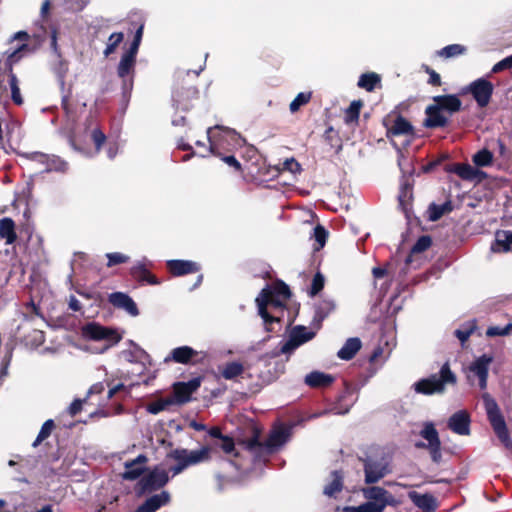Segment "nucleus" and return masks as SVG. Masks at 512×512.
I'll return each instance as SVG.
<instances>
[{
  "instance_id": "nucleus-1",
  "label": "nucleus",
  "mask_w": 512,
  "mask_h": 512,
  "mask_svg": "<svg viewBox=\"0 0 512 512\" xmlns=\"http://www.w3.org/2000/svg\"><path fill=\"white\" fill-rule=\"evenodd\" d=\"M289 286L277 279L271 286L264 287L255 302L258 314L263 319L266 332H275L281 329L286 302L291 298Z\"/></svg>"
},
{
  "instance_id": "nucleus-2",
  "label": "nucleus",
  "mask_w": 512,
  "mask_h": 512,
  "mask_svg": "<svg viewBox=\"0 0 512 512\" xmlns=\"http://www.w3.org/2000/svg\"><path fill=\"white\" fill-rule=\"evenodd\" d=\"M143 32V21H131L129 23L127 33L134 34L133 40L130 42L129 47L124 49L116 68L117 75L122 80L124 91H131L133 88L136 59L142 42Z\"/></svg>"
},
{
  "instance_id": "nucleus-3",
  "label": "nucleus",
  "mask_w": 512,
  "mask_h": 512,
  "mask_svg": "<svg viewBox=\"0 0 512 512\" xmlns=\"http://www.w3.org/2000/svg\"><path fill=\"white\" fill-rule=\"evenodd\" d=\"M425 108L423 126L428 129L445 128L450 117L462 110V101L457 94L437 95Z\"/></svg>"
},
{
  "instance_id": "nucleus-4",
  "label": "nucleus",
  "mask_w": 512,
  "mask_h": 512,
  "mask_svg": "<svg viewBox=\"0 0 512 512\" xmlns=\"http://www.w3.org/2000/svg\"><path fill=\"white\" fill-rule=\"evenodd\" d=\"M482 399L487 419L495 435L506 448H511L512 441L509 430L498 403L489 393H484Z\"/></svg>"
},
{
  "instance_id": "nucleus-5",
  "label": "nucleus",
  "mask_w": 512,
  "mask_h": 512,
  "mask_svg": "<svg viewBox=\"0 0 512 512\" xmlns=\"http://www.w3.org/2000/svg\"><path fill=\"white\" fill-rule=\"evenodd\" d=\"M457 383L456 375L451 371L448 362L444 363L438 374H432L428 378L420 379L414 384L417 393L423 395H432L435 393H443L445 385H455Z\"/></svg>"
},
{
  "instance_id": "nucleus-6",
  "label": "nucleus",
  "mask_w": 512,
  "mask_h": 512,
  "mask_svg": "<svg viewBox=\"0 0 512 512\" xmlns=\"http://www.w3.org/2000/svg\"><path fill=\"white\" fill-rule=\"evenodd\" d=\"M211 128H208V140L209 147L206 148V151L209 154L220 157L227 165L233 167L235 171L241 172L242 167L240 162L235 158L234 155H224L220 150L225 148L226 144H229V139L234 141L236 144H239L240 137L238 134L231 130H225L221 135L217 138L215 136H211Z\"/></svg>"
},
{
  "instance_id": "nucleus-7",
  "label": "nucleus",
  "mask_w": 512,
  "mask_h": 512,
  "mask_svg": "<svg viewBox=\"0 0 512 512\" xmlns=\"http://www.w3.org/2000/svg\"><path fill=\"white\" fill-rule=\"evenodd\" d=\"M359 460L363 464L364 481L368 485L377 483L391 472L389 463L384 457L378 459L366 456L364 458L360 457Z\"/></svg>"
},
{
  "instance_id": "nucleus-8",
  "label": "nucleus",
  "mask_w": 512,
  "mask_h": 512,
  "mask_svg": "<svg viewBox=\"0 0 512 512\" xmlns=\"http://www.w3.org/2000/svg\"><path fill=\"white\" fill-rule=\"evenodd\" d=\"M316 336V331L308 330L306 326L296 325L290 333L288 340L282 344L277 352H273V356L277 357L282 354H291L298 347L312 340Z\"/></svg>"
},
{
  "instance_id": "nucleus-9",
  "label": "nucleus",
  "mask_w": 512,
  "mask_h": 512,
  "mask_svg": "<svg viewBox=\"0 0 512 512\" xmlns=\"http://www.w3.org/2000/svg\"><path fill=\"white\" fill-rule=\"evenodd\" d=\"M420 436L427 440L428 443L420 441L415 444V447L419 449H427L432 461L439 464L442 461L441 441L434 424L431 422L425 423L424 428L420 431Z\"/></svg>"
},
{
  "instance_id": "nucleus-10",
  "label": "nucleus",
  "mask_w": 512,
  "mask_h": 512,
  "mask_svg": "<svg viewBox=\"0 0 512 512\" xmlns=\"http://www.w3.org/2000/svg\"><path fill=\"white\" fill-rule=\"evenodd\" d=\"M169 481L167 471L155 467L148 474L144 475L136 485L138 495L153 492L163 488Z\"/></svg>"
},
{
  "instance_id": "nucleus-11",
  "label": "nucleus",
  "mask_w": 512,
  "mask_h": 512,
  "mask_svg": "<svg viewBox=\"0 0 512 512\" xmlns=\"http://www.w3.org/2000/svg\"><path fill=\"white\" fill-rule=\"evenodd\" d=\"M465 91L473 96L474 100L480 108H484L490 103L494 91V86L489 80L479 78L471 82L465 88Z\"/></svg>"
},
{
  "instance_id": "nucleus-12",
  "label": "nucleus",
  "mask_w": 512,
  "mask_h": 512,
  "mask_svg": "<svg viewBox=\"0 0 512 512\" xmlns=\"http://www.w3.org/2000/svg\"><path fill=\"white\" fill-rule=\"evenodd\" d=\"M83 335L91 340H106L112 344H116L122 339V336L116 330L104 327L96 322L86 324L83 327Z\"/></svg>"
},
{
  "instance_id": "nucleus-13",
  "label": "nucleus",
  "mask_w": 512,
  "mask_h": 512,
  "mask_svg": "<svg viewBox=\"0 0 512 512\" xmlns=\"http://www.w3.org/2000/svg\"><path fill=\"white\" fill-rule=\"evenodd\" d=\"M383 125L386 128V137L392 138L397 136H413L415 133L413 125L398 114L392 121L390 115L383 120Z\"/></svg>"
},
{
  "instance_id": "nucleus-14",
  "label": "nucleus",
  "mask_w": 512,
  "mask_h": 512,
  "mask_svg": "<svg viewBox=\"0 0 512 512\" xmlns=\"http://www.w3.org/2000/svg\"><path fill=\"white\" fill-rule=\"evenodd\" d=\"M203 380V376L195 377L187 382H176L173 384V396L171 397L176 404H185L192 398V394L198 390Z\"/></svg>"
},
{
  "instance_id": "nucleus-15",
  "label": "nucleus",
  "mask_w": 512,
  "mask_h": 512,
  "mask_svg": "<svg viewBox=\"0 0 512 512\" xmlns=\"http://www.w3.org/2000/svg\"><path fill=\"white\" fill-rule=\"evenodd\" d=\"M205 357V353L198 352L190 346H180L170 352V355L165 358V362L173 361L180 364H197L202 363Z\"/></svg>"
},
{
  "instance_id": "nucleus-16",
  "label": "nucleus",
  "mask_w": 512,
  "mask_h": 512,
  "mask_svg": "<svg viewBox=\"0 0 512 512\" xmlns=\"http://www.w3.org/2000/svg\"><path fill=\"white\" fill-rule=\"evenodd\" d=\"M493 361V357L487 354H483L478 357L475 361H473L469 367V375L468 380L471 381V374L478 378V384L480 389H486L487 387V379L489 373V365Z\"/></svg>"
},
{
  "instance_id": "nucleus-17",
  "label": "nucleus",
  "mask_w": 512,
  "mask_h": 512,
  "mask_svg": "<svg viewBox=\"0 0 512 512\" xmlns=\"http://www.w3.org/2000/svg\"><path fill=\"white\" fill-rule=\"evenodd\" d=\"M240 444L253 455L254 462L265 460L273 453L266 441L261 442L259 440V431L256 428L253 429V435L249 439L243 440Z\"/></svg>"
},
{
  "instance_id": "nucleus-18",
  "label": "nucleus",
  "mask_w": 512,
  "mask_h": 512,
  "mask_svg": "<svg viewBox=\"0 0 512 512\" xmlns=\"http://www.w3.org/2000/svg\"><path fill=\"white\" fill-rule=\"evenodd\" d=\"M29 158L44 165V172L65 173L68 170V163L56 155H49L42 152H33Z\"/></svg>"
},
{
  "instance_id": "nucleus-19",
  "label": "nucleus",
  "mask_w": 512,
  "mask_h": 512,
  "mask_svg": "<svg viewBox=\"0 0 512 512\" xmlns=\"http://www.w3.org/2000/svg\"><path fill=\"white\" fill-rule=\"evenodd\" d=\"M166 268L173 277L194 274L200 271L201 266L191 260L173 259L166 262Z\"/></svg>"
},
{
  "instance_id": "nucleus-20",
  "label": "nucleus",
  "mask_w": 512,
  "mask_h": 512,
  "mask_svg": "<svg viewBox=\"0 0 512 512\" xmlns=\"http://www.w3.org/2000/svg\"><path fill=\"white\" fill-rule=\"evenodd\" d=\"M167 457L176 461V464L170 467L173 476L182 473L189 466L196 465L189 454V450L185 448H176L171 450Z\"/></svg>"
},
{
  "instance_id": "nucleus-21",
  "label": "nucleus",
  "mask_w": 512,
  "mask_h": 512,
  "mask_svg": "<svg viewBox=\"0 0 512 512\" xmlns=\"http://www.w3.org/2000/svg\"><path fill=\"white\" fill-rule=\"evenodd\" d=\"M108 301L115 308L123 309L133 317L139 315V309L136 303L128 294L124 292H113L109 294Z\"/></svg>"
},
{
  "instance_id": "nucleus-22",
  "label": "nucleus",
  "mask_w": 512,
  "mask_h": 512,
  "mask_svg": "<svg viewBox=\"0 0 512 512\" xmlns=\"http://www.w3.org/2000/svg\"><path fill=\"white\" fill-rule=\"evenodd\" d=\"M471 418L466 410L452 414L448 420V428L459 435H469Z\"/></svg>"
},
{
  "instance_id": "nucleus-23",
  "label": "nucleus",
  "mask_w": 512,
  "mask_h": 512,
  "mask_svg": "<svg viewBox=\"0 0 512 512\" xmlns=\"http://www.w3.org/2000/svg\"><path fill=\"white\" fill-rule=\"evenodd\" d=\"M147 457L143 454L138 455L134 460L125 462V471L122 474L123 479L133 481L138 479L145 471L144 464Z\"/></svg>"
},
{
  "instance_id": "nucleus-24",
  "label": "nucleus",
  "mask_w": 512,
  "mask_h": 512,
  "mask_svg": "<svg viewBox=\"0 0 512 512\" xmlns=\"http://www.w3.org/2000/svg\"><path fill=\"white\" fill-rule=\"evenodd\" d=\"M408 497L412 503L423 512H435L437 509V501L432 494H420L416 491H410Z\"/></svg>"
},
{
  "instance_id": "nucleus-25",
  "label": "nucleus",
  "mask_w": 512,
  "mask_h": 512,
  "mask_svg": "<svg viewBox=\"0 0 512 512\" xmlns=\"http://www.w3.org/2000/svg\"><path fill=\"white\" fill-rule=\"evenodd\" d=\"M169 502L170 494L167 491H162L160 494L147 498L134 512H155Z\"/></svg>"
},
{
  "instance_id": "nucleus-26",
  "label": "nucleus",
  "mask_w": 512,
  "mask_h": 512,
  "mask_svg": "<svg viewBox=\"0 0 512 512\" xmlns=\"http://www.w3.org/2000/svg\"><path fill=\"white\" fill-rule=\"evenodd\" d=\"M130 275L133 279L140 283H147L149 285H159L160 280L150 272L144 263L138 262L130 268Z\"/></svg>"
},
{
  "instance_id": "nucleus-27",
  "label": "nucleus",
  "mask_w": 512,
  "mask_h": 512,
  "mask_svg": "<svg viewBox=\"0 0 512 512\" xmlns=\"http://www.w3.org/2000/svg\"><path fill=\"white\" fill-rule=\"evenodd\" d=\"M335 310V303L332 300H321L315 307V314L312 320V327L319 330L322 322Z\"/></svg>"
},
{
  "instance_id": "nucleus-28",
  "label": "nucleus",
  "mask_w": 512,
  "mask_h": 512,
  "mask_svg": "<svg viewBox=\"0 0 512 512\" xmlns=\"http://www.w3.org/2000/svg\"><path fill=\"white\" fill-rule=\"evenodd\" d=\"M335 377L321 371H312L305 376V384L311 388H326L331 386Z\"/></svg>"
},
{
  "instance_id": "nucleus-29",
  "label": "nucleus",
  "mask_w": 512,
  "mask_h": 512,
  "mask_svg": "<svg viewBox=\"0 0 512 512\" xmlns=\"http://www.w3.org/2000/svg\"><path fill=\"white\" fill-rule=\"evenodd\" d=\"M413 199V181L409 177H404L400 185L398 195L399 206L405 213L408 212Z\"/></svg>"
},
{
  "instance_id": "nucleus-30",
  "label": "nucleus",
  "mask_w": 512,
  "mask_h": 512,
  "mask_svg": "<svg viewBox=\"0 0 512 512\" xmlns=\"http://www.w3.org/2000/svg\"><path fill=\"white\" fill-rule=\"evenodd\" d=\"M0 238L9 245L17 240L16 226L12 218L4 217L0 220Z\"/></svg>"
},
{
  "instance_id": "nucleus-31",
  "label": "nucleus",
  "mask_w": 512,
  "mask_h": 512,
  "mask_svg": "<svg viewBox=\"0 0 512 512\" xmlns=\"http://www.w3.org/2000/svg\"><path fill=\"white\" fill-rule=\"evenodd\" d=\"M332 480L324 487L323 493L328 497H336L344 487L343 472L341 470H334L331 472Z\"/></svg>"
},
{
  "instance_id": "nucleus-32",
  "label": "nucleus",
  "mask_w": 512,
  "mask_h": 512,
  "mask_svg": "<svg viewBox=\"0 0 512 512\" xmlns=\"http://www.w3.org/2000/svg\"><path fill=\"white\" fill-rule=\"evenodd\" d=\"M361 340L357 337L346 340L342 348L337 352V356L342 360H351L361 349Z\"/></svg>"
},
{
  "instance_id": "nucleus-33",
  "label": "nucleus",
  "mask_w": 512,
  "mask_h": 512,
  "mask_svg": "<svg viewBox=\"0 0 512 512\" xmlns=\"http://www.w3.org/2000/svg\"><path fill=\"white\" fill-rule=\"evenodd\" d=\"M288 437V430L284 427H279L274 429L265 441L267 442L268 447H270L274 452L276 448L282 446L288 440Z\"/></svg>"
},
{
  "instance_id": "nucleus-34",
  "label": "nucleus",
  "mask_w": 512,
  "mask_h": 512,
  "mask_svg": "<svg viewBox=\"0 0 512 512\" xmlns=\"http://www.w3.org/2000/svg\"><path fill=\"white\" fill-rule=\"evenodd\" d=\"M443 169L447 173L456 174L462 180H470L471 165L468 163H447L444 165Z\"/></svg>"
},
{
  "instance_id": "nucleus-35",
  "label": "nucleus",
  "mask_w": 512,
  "mask_h": 512,
  "mask_svg": "<svg viewBox=\"0 0 512 512\" xmlns=\"http://www.w3.org/2000/svg\"><path fill=\"white\" fill-rule=\"evenodd\" d=\"M363 107V102L361 100H354L350 103L349 107L345 109L344 112V122L347 125L350 124H358L360 111Z\"/></svg>"
},
{
  "instance_id": "nucleus-36",
  "label": "nucleus",
  "mask_w": 512,
  "mask_h": 512,
  "mask_svg": "<svg viewBox=\"0 0 512 512\" xmlns=\"http://www.w3.org/2000/svg\"><path fill=\"white\" fill-rule=\"evenodd\" d=\"M210 447L212 451L215 449H221L225 454L233 457H238L239 453L235 448V441L232 437L226 435L220 441H215Z\"/></svg>"
},
{
  "instance_id": "nucleus-37",
  "label": "nucleus",
  "mask_w": 512,
  "mask_h": 512,
  "mask_svg": "<svg viewBox=\"0 0 512 512\" xmlns=\"http://www.w3.org/2000/svg\"><path fill=\"white\" fill-rule=\"evenodd\" d=\"M381 82V77L375 72L364 73L358 80V86L368 92H372Z\"/></svg>"
},
{
  "instance_id": "nucleus-38",
  "label": "nucleus",
  "mask_w": 512,
  "mask_h": 512,
  "mask_svg": "<svg viewBox=\"0 0 512 512\" xmlns=\"http://www.w3.org/2000/svg\"><path fill=\"white\" fill-rule=\"evenodd\" d=\"M244 372V366L240 362H228L221 369V375L226 380H232Z\"/></svg>"
},
{
  "instance_id": "nucleus-39",
  "label": "nucleus",
  "mask_w": 512,
  "mask_h": 512,
  "mask_svg": "<svg viewBox=\"0 0 512 512\" xmlns=\"http://www.w3.org/2000/svg\"><path fill=\"white\" fill-rule=\"evenodd\" d=\"M363 495L366 499L372 502L382 503L384 501V498L389 496V492L382 487L371 486L363 489Z\"/></svg>"
},
{
  "instance_id": "nucleus-40",
  "label": "nucleus",
  "mask_w": 512,
  "mask_h": 512,
  "mask_svg": "<svg viewBox=\"0 0 512 512\" xmlns=\"http://www.w3.org/2000/svg\"><path fill=\"white\" fill-rule=\"evenodd\" d=\"M324 141L330 148L335 149L338 153L342 149V141L339 137L338 131H336L332 126H329L323 135Z\"/></svg>"
},
{
  "instance_id": "nucleus-41",
  "label": "nucleus",
  "mask_w": 512,
  "mask_h": 512,
  "mask_svg": "<svg viewBox=\"0 0 512 512\" xmlns=\"http://www.w3.org/2000/svg\"><path fill=\"white\" fill-rule=\"evenodd\" d=\"M124 36L123 32H114L109 36L106 48L103 51L105 57L110 56L117 50L119 45L123 42Z\"/></svg>"
},
{
  "instance_id": "nucleus-42",
  "label": "nucleus",
  "mask_w": 512,
  "mask_h": 512,
  "mask_svg": "<svg viewBox=\"0 0 512 512\" xmlns=\"http://www.w3.org/2000/svg\"><path fill=\"white\" fill-rule=\"evenodd\" d=\"M472 161L476 167H488L493 163V153L484 148L473 155Z\"/></svg>"
},
{
  "instance_id": "nucleus-43",
  "label": "nucleus",
  "mask_w": 512,
  "mask_h": 512,
  "mask_svg": "<svg viewBox=\"0 0 512 512\" xmlns=\"http://www.w3.org/2000/svg\"><path fill=\"white\" fill-rule=\"evenodd\" d=\"M211 453L212 447H210V445L202 446L198 450H189V454L191 455L196 465L203 462H208L211 459Z\"/></svg>"
},
{
  "instance_id": "nucleus-44",
  "label": "nucleus",
  "mask_w": 512,
  "mask_h": 512,
  "mask_svg": "<svg viewBox=\"0 0 512 512\" xmlns=\"http://www.w3.org/2000/svg\"><path fill=\"white\" fill-rule=\"evenodd\" d=\"M311 237L314 238L315 242L317 243V246L314 248V250L319 251L326 244L328 238V231L325 229L324 226L318 224L314 227L313 234Z\"/></svg>"
},
{
  "instance_id": "nucleus-45",
  "label": "nucleus",
  "mask_w": 512,
  "mask_h": 512,
  "mask_svg": "<svg viewBox=\"0 0 512 512\" xmlns=\"http://www.w3.org/2000/svg\"><path fill=\"white\" fill-rule=\"evenodd\" d=\"M54 428H55L54 421L52 419L46 420L43 423V425H42V427H41V429H40V431H39L35 441L32 444V446L33 447H37L38 445H40L42 441H44L45 439H47L51 435L52 430Z\"/></svg>"
},
{
  "instance_id": "nucleus-46",
  "label": "nucleus",
  "mask_w": 512,
  "mask_h": 512,
  "mask_svg": "<svg viewBox=\"0 0 512 512\" xmlns=\"http://www.w3.org/2000/svg\"><path fill=\"white\" fill-rule=\"evenodd\" d=\"M172 404H174V400L172 398H162L148 404L147 411L151 414H158L166 410Z\"/></svg>"
},
{
  "instance_id": "nucleus-47",
  "label": "nucleus",
  "mask_w": 512,
  "mask_h": 512,
  "mask_svg": "<svg viewBox=\"0 0 512 512\" xmlns=\"http://www.w3.org/2000/svg\"><path fill=\"white\" fill-rule=\"evenodd\" d=\"M7 76H8V82L10 85V89H11V98L16 105H21L23 103V98L20 93L18 79L14 73H11V75H7Z\"/></svg>"
},
{
  "instance_id": "nucleus-48",
  "label": "nucleus",
  "mask_w": 512,
  "mask_h": 512,
  "mask_svg": "<svg viewBox=\"0 0 512 512\" xmlns=\"http://www.w3.org/2000/svg\"><path fill=\"white\" fill-rule=\"evenodd\" d=\"M312 98L311 92H300L290 103L289 109L292 113L297 112L302 106L308 104Z\"/></svg>"
},
{
  "instance_id": "nucleus-49",
  "label": "nucleus",
  "mask_w": 512,
  "mask_h": 512,
  "mask_svg": "<svg viewBox=\"0 0 512 512\" xmlns=\"http://www.w3.org/2000/svg\"><path fill=\"white\" fill-rule=\"evenodd\" d=\"M466 52V47L461 44H451L442 48L438 54L444 58H451L462 55Z\"/></svg>"
},
{
  "instance_id": "nucleus-50",
  "label": "nucleus",
  "mask_w": 512,
  "mask_h": 512,
  "mask_svg": "<svg viewBox=\"0 0 512 512\" xmlns=\"http://www.w3.org/2000/svg\"><path fill=\"white\" fill-rule=\"evenodd\" d=\"M432 245V237L430 235H422L420 236L415 244L411 248L412 254H419L430 248Z\"/></svg>"
},
{
  "instance_id": "nucleus-51",
  "label": "nucleus",
  "mask_w": 512,
  "mask_h": 512,
  "mask_svg": "<svg viewBox=\"0 0 512 512\" xmlns=\"http://www.w3.org/2000/svg\"><path fill=\"white\" fill-rule=\"evenodd\" d=\"M347 510H351L353 512H383L384 504L375 503L368 500L367 502L357 507L347 508Z\"/></svg>"
},
{
  "instance_id": "nucleus-52",
  "label": "nucleus",
  "mask_w": 512,
  "mask_h": 512,
  "mask_svg": "<svg viewBox=\"0 0 512 512\" xmlns=\"http://www.w3.org/2000/svg\"><path fill=\"white\" fill-rule=\"evenodd\" d=\"M107 263L106 266L111 268L116 265L125 264L129 262L130 257L120 252H111L106 254Z\"/></svg>"
},
{
  "instance_id": "nucleus-53",
  "label": "nucleus",
  "mask_w": 512,
  "mask_h": 512,
  "mask_svg": "<svg viewBox=\"0 0 512 512\" xmlns=\"http://www.w3.org/2000/svg\"><path fill=\"white\" fill-rule=\"evenodd\" d=\"M278 171H289L292 174L301 172V165L295 158L286 159L283 163L277 167Z\"/></svg>"
},
{
  "instance_id": "nucleus-54",
  "label": "nucleus",
  "mask_w": 512,
  "mask_h": 512,
  "mask_svg": "<svg viewBox=\"0 0 512 512\" xmlns=\"http://www.w3.org/2000/svg\"><path fill=\"white\" fill-rule=\"evenodd\" d=\"M324 283H325L324 276L320 272H317L312 279V283H311V287H310V291H309L310 296L317 295L324 288Z\"/></svg>"
},
{
  "instance_id": "nucleus-55",
  "label": "nucleus",
  "mask_w": 512,
  "mask_h": 512,
  "mask_svg": "<svg viewBox=\"0 0 512 512\" xmlns=\"http://www.w3.org/2000/svg\"><path fill=\"white\" fill-rule=\"evenodd\" d=\"M512 331V323H508L505 327L491 326L487 329L486 334L490 337L493 336H506Z\"/></svg>"
},
{
  "instance_id": "nucleus-56",
  "label": "nucleus",
  "mask_w": 512,
  "mask_h": 512,
  "mask_svg": "<svg viewBox=\"0 0 512 512\" xmlns=\"http://www.w3.org/2000/svg\"><path fill=\"white\" fill-rule=\"evenodd\" d=\"M91 139L95 145V149L99 152L106 141V135L100 128L93 129Z\"/></svg>"
},
{
  "instance_id": "nucleus-57",
  "label": "nucleus",
  "mask_w": 512,
  "mask_h": 512,
  "mask_svg": "<svg viewBox=\"0 0 512 512\" xmlns=\"http://www.w3.org/2000/svg\"><path fill=\"white\" fill-rule=\"evenodd\" d=\"M424 71L429 75V79L427 83L434 87H439L442 85L441 76L434 69H432L428 65L423 66Z\"/></svg>"
},
{
  "instance_id": "nucleus-58",
  "label": "nucleus",
  "mask_w": 512,
  "mask_h": 512,
  "mask_svg": "<svg viewBox=\"0 0 512 512\" xmlns=\"http://www.w3.org/2000/svg\"><path fill=\"white\" fill-rule=\"evenodd\" d=\"M444 215L443 210L441 209L440 205L436 203H431L428 207V219L430 221H437Z\"/></svg>"
},
{
  "instance_id": "nucleus-59",
  "label": "nucleus",
  "mask_w": 512,
  "mask_h": 512,
  "mask_svg": "<svg viewBox=\"0 0 512 512\" xmlns=\"http://www.w3.org/2000/svg\"><path fill=\"white\" fill-rule=\"evenodd\" d=\"M510 68H512V55H510V56L504 58L503 60L499 61L498 63H496L492 68V72L498 73L505 69H510Z\"/></svg>"
},
{
  "instance_id": "nucleus-60",
  "label": "nucleus",
  "mask_w": 512,
  "mask_h": 512,
  "mask_svg": "<svg viewBox=\"0 0 512 512\" xmlns=\"http://www.w3.org/2000/svg\"><path fill=\"white\" fill-rule=\"evenodd\" d=\"M487 178V173L480 170L478 167L471 166L470 171V180L469 181H476L477 183L482 182Z\"/></svg>"
},
{
  "instance_id": "nucleus-61",
  "label": "nucleus",
  "mask_w": 512,
  "mask_h": 512,
  "mask_svg": "<svg viewBox=\"0 0 512 512\" xmlns=\"http://www.w3.org/2000/svg\"><path fill=\"white\" fill-rule=\"evenodd\" d=\"M474 331V327H469L465 329H456L454 334L455 336L460 340L461 344L463 345L471 336V334Z\"/></svg>"
},
{
  "instance_id": "nucleus-62",
  "label": "nucleus",
  "mask_w": 512,
  "mask_h": 512,
  "mask_svg": "<svg viewBox=\"0 0 512 512\" xmlns=\"http://www.w3.org/2000/svg\"><path fill=\"white\" fill-rule=\"evenodd\" d=\"M71 98H72V91H71V88H69L67 93L62 96V101H61L62 109L67 114L72 110Z\"/></svg>"
},
{
  "instance_id": "nucleus-63",
  "label": "nucleus",
  "mask_w": 512,
  "mask_h": 512,
  "mask_svg": "<svg viewBox=\"0 0 512 512\" xmlns=\"http://www.w3.org/2000/svg\"><path fill=\"white\" fill-rule=\"evenodd\" d=\"M82 408H83V400L75 399L70 404V406L68 408V413L70 414V416L74 417L82 411Z\"/></svg>"
},
{
  "instance_id": "nucleus-64",
  "label": "nucleus",
  "mask_w": 512,
  "mask_h": 512,
  "mask_svg": "<svg viewBox=\"0 0 512 512\" xmlns=\"http://www.w3.org/2000/svg\"><path fill=\"white\" fill-rule=\"evenodd\" d=\"M497 243L503 247L504 251L510 250V246L512 245V231L505 232V239H497Z\"/></svg>"
}]
</instances>
